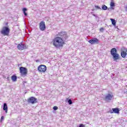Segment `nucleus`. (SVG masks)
<instances>
[{"label": "nucleus", "instance_id": "nucleus-1", "mask_svg": "<svg viewBox=\"0 0 127 127\" xmlns=\"http://www.w3.org/2000/svg\"><path fill=\"white\" fill-rule=\"evenodd\" d=\"M59 36L55 37L52 40L53 45L57 48H62L65 45V41L68 38V36L65 32H61L59 33Z\"/></svg>", "mask_w": 127, "mask_h": 127}, {"label": "nucleus", "instance_id": "nucleus-2", "mask_svg": "<svg viewBox=\"0 0 127 127\" xmlns=\"http://www.w3.org/2000/svg\"><path fill=\"white\" fill-rule=\"evenodd\" d=\"M111 55L113 57V59L114 61H118V60H120L121 59V56L120 55L118 54V52L117 51V49L113 48L110 51Z\"/></svg>", "mask_w": 127, "mask_h": 127}, {"label": "nucleus", "instance_id": "nucleus-3", "mask_svg": "<svg viewBox=\"0 0 127 127\" xmlns=\"http://www.w3.org/2000/svg\"><path fill=\"white\" fill-rule=\"evenodd\" d=\"M20 74L22 77H25L27 75V73L28 71L26 67L23 66H21L19 67Z\"/></svg>", "mask_w": 127, "mask_h": 127}, {"label": "nucleus", "instance_id": "nucleus-4", "mask_svg": "<svg viewBox=\"0 0 127 127\" xmlns=\"http://www.w3.org/2000/svg\"><path fill=\"white\" fill-rule=\"evenodd\" d=\"M10 30L9 28L6 26H4L2 27L0 33L1 34H2L4 36H7L8 34H9V31Z\"/></svg>", "mask_w": 127, "mask_h": 127}, {"label": "nucleus", "instance_id": "nucleus-5", "mask_svg": "<svg viewBox=\"0 0 127 127\" xmlns=\"http://www.w3.org/2000/svg\"><path fill=\"white\" fill-rule=\"evenodd\" d=\"M47 70V67L44 64H41L38 67V71L39 73H45Z\"/></svg>", "mask_w": 127, "mask_h": 127}, {"label": "nucleus", "instance_id": "nucleus-6", "mask_svg": "<svg viewBox=\"0 0 127 127\" xmlns=\"http://www.w3.org/2000/svg\"><path fill=\"white\" fill-rule=\"evenodd\" d=\"M37 102V99L35 97H30L27 100V102L28 104H32V105L36 104Z\"/></svg>", "mask_w": 127, "mask_h": 127}, {"label": "nucleus", "instance_id": "nucleus-7", "mask_svg": "<svg viewBox=\"0 0 127 127\" xmlns=\"http://www.w3.org/2000/svg\"><path fill=\"white\" fill-rule=\"evenodd\" d=\"M113 98H114V95L112 93H108L105 96L104 100L107 102H110V101H112Z\"/></svg>", "mask_w": 127, "mask_h": 127}, {"label": "nucleus", "instance_id": "nucleus-8", "mask_svg": "<svg viewBox=\"0 0 127 127\" xmlns=\"http://www.w3.org/2000/svg\"><path fill=\"white\" fill-rule=\"evenodd\" d=\"M39 28L42 31H44L46 29V26H45V22L42 21L39 23Z\"/></svg>", "mask_w": 127, "mask_h": 127}, {"label": "nucleus", "instance_id": "nucleus-9", "mask_svg": "<svg viewBox=\"0 0 127 127\" xmlns=\"http://www.w3.org/2000/svg\"><path fill=\"white\" fill-rule=\"evenodd\" d=\"M100 41L97 38H94L93 39H91V40L88 41L89 43L90 44H99Z\"/></svg>", "mask_w": 127, "mask_h": 127}, {"label": "nucleus", "instance_id": "nucleus-10", "mask_svg": "<svg viewBox=\"0 0 127 127\" xmlns=\"http://www.w3.org/2000/svg\"><path fill=\"white\" fill-rule=\"evenodd\" d=\"M121 54L123 58H126L127 55V49L124 48L122 49Z\"/></svg>", "mask_w": 127, "mask_h": 127}, {"label": "nucleus", "instance_id": "nucleus-11", "mask_svg": "<svg viewBox=\"0 0 127 127\" xmlns=\"http://www.w3.org/2000/svg\"><path fill=\"white\" fill-rule=\"evenodd\" d=\"M110 114H120V109L116 108H113L112 110L110 111Z\"/></svg>", "mask_w": 127, "mask_h": 127}, {"label": "nucleus", "instance_id": "nucleus-12", "mask_svg": "<svg viewBox=\"0 0 127 127\" xmlns=\"http://www.w3.org/2000/svg\"><path fill=\"white\" fill-rule=\"evenodd\" d=\"M17 48L19 50H23L26 48V46L20 43L18 45Z\"/></svg>", "mask_w": 127, "mask_h": 127}, {"label": "nucleus", "instance_id": "nucleus-13", "mask_svg": "<svg viewBox=\"0 0 127 127\" xmlns=\"http://www.w3.org/2000/svg\"><path fill=\"white\" fill-rule=\"evenodd\" d=\"M3 110V111H5L6 114H7V105L6 103H4Z\"/></svg>", "mask_w": 127, "mask_h": 127}, {"label": "nucleus", "instance_id": "nucleus-14", "mask_svg": "<svg viewBox=\"0 0 127 127\" xmlns=\"http://www.w3.org/2000/svg\"><path fill=\"white\" fill-rule=\"evenodd\" d=\"M11 80L13 81V82L16 81V80H17V77L15 75H13L11 77Z\"/></svg>", "mask_w": 127, "mask_h": 127}, {"label": "nucleus", "instance_id": "nucleus-15", "mask_svg": "<svg viewBox=\"0 0 127 127\" xmlns=\"http://www.w3.org/2000/svg\"><path fill=\"white\" fill-rule=\"evenodd\" d=\"M110 20L111 21L113 25H114V26H116V20L113 18H111Z\"/></svg>", "mask_w": 127, "mask_h": 127}, {"label": "nucleus", "instance_id": "nucleus-16", "mask_svg": "<svg viewBox=\"0 0 127 127\" xmlns=\"http://www.w3.org/2000/svg\"><path fill=\"white\" fill-rule=\"evenodd\" d=\"M27 11V9L26 8H23V12L25 16L27 15V13L26 12Z\"/></svg>", "mask_w": 127, "mask_h": 127}, {"label": "nucleus", "instance_id": "nucleus-17", "mask_svg": "<svg viewBox=\"0 0 127 127\" xmlns=\"http://www.w3.org/2000/svg\"><path fill=\"white\" fill-rule=\"evenodd\" d=\"M102 9H103V10H107L108 9V6L106 5H103L102 6Z\"/></svg>", "mask_w": 127, "mask_h": 127}, {"label": "nucleus", "instance_id": "nucleus-18", "mask_svg": "<svg viewBox=\"0 0 127 127\" xmlns=\"http://www.w3.org/2000/svg\"><path fill=\"white\" fill-rule=\"evenodd\" d=\"M67 103L69 104V105H72L73 104V102H72V100L71 99H68Z\"/></svg>", "mask_w": 127, "mask_h": 127}, {"label": "nucleus", "instance_id": "nucleus-19", "mask_svg": "<svg viewBox=\"0 0 127 127\" xmlns=\"http://www.w3.org/2000/svg\"><path fill=\"white\" fill-rule=\"evenodd\" d=\"M95 9H102V8H101V7H100V6H99L98 5H95Z\"/></svg>", "mask_w": 127, "mask_h": 127}, {"label": "nucleus", "instance_id": "nucleus-20", "mask_svg": "<svg viewBox=\"0 0 127 127\" xmlns=\"http://www.w3.org/2000/svg\"><path fill=\"white\" fill-rule=\"evenodd\" d=\"M110 6H111V7L115 6V3L114 2H111Z\"/></svg>", "mask_w": 127, "mask_h": 127}, {"label": "nucleus", "instance_id": "nucleus-21", "mask_svg": "<svg viewBox=\"0 0 127 127\" xmlns=\"http://www.w3.org/2000/svg\"><path fill=\"white\" fill-rule=\"evenodd\" d=\"M53 110H54V111H57V110H58V107L57 106H54L53 107Z\"/></svg>", "mask_w": 127, "mask_h": 127}, {"label": "nucleus", "instance_id": "nucleus-22", "mask_svg": "<svg viewBox=\"0 0 127 127\" xmlns=\"http://www.w3.org/2000/svg\"><path fill=\"white\" fill-rule=\"evenodd\" d=\"M79 127H85V125L81 124L79 125Z\"/></svg>", "mask_w": 127, "mask_h": 127}, {"label": "nucleus", "instance_id": "nucleus-23", "mask_svg": "<svg viewBox=\"0 0 127 127\" xmlns=\"http://www.w3.org/2000/svg\"><path fill=\"white\" fill-rule=\"evenodd\" d=\"M104 28L102 27L100 29V31H104Z\"/></svg>", "mask_w": 127, "mask_h": 127}, {"label": "nucleus", "instance_id": "nucleus-24", "mask_svg": "<svg viewBox=\"0 0 127 127\" xmlns=\"http://www.w3.org/2000/svg\"><path fill=\"white\" fill-rule=\"evenodd\" d=\"M0 121H3V116L1 117Z\"/></svg>", "mask_w": 127, "mask_h": 127}, {"label": "nucleus", "instance_id": "nucleus-25", "mask_svg": "<svg viewBox=\"0 0 127 127\" xmlns=\"http://www.w3.org/2000/svg\"><path fill=\"white\" fill-rule=\"evenodd\" d=\"M27 83V81H23V84H24V83Z\"/></svg>", "mask_w": 127, "mask_h": 127}, {"label": "nucleus", "instance_id": "nucleus-26", "mask_svg": "<svg viewBox=\"0 0 127 127\" xmlns=\"http://www.w3.org/2000/svg\"><path fill=\"white\" fill-rule=\"evenodd\" d=\"M126 10L127 11V6L126 7Z\"/></svg>", "mask_w": 127, "mask_h": 127}, {"label": "nucleus", "instance_id": "nucleus-27", "mask_svg": "<svg viewBox=\"0 0 127 127\" xmlns=\"http://www.w3.org/2000/svg\"><path fill=\"white\" fill-rule=\"evenodd\" d=\"M94 16H96V15L94 14Z\"/></svg>", "mask_w": 127, "mask_h": 127}, {"label": "nucleus", "instance_id": "nucleus-28", "mask_svg": "<svg viewBox=\"0 0 127 127\" xmlns=\"http://www.w3.org/2000/svg\"><path fill=\"white\" fill-rule=\"evenodd\" d=\"M66 100H68V98H67Z\"/></svg>", "mask_w": 127, "mask_h": 127}]
</instances>
